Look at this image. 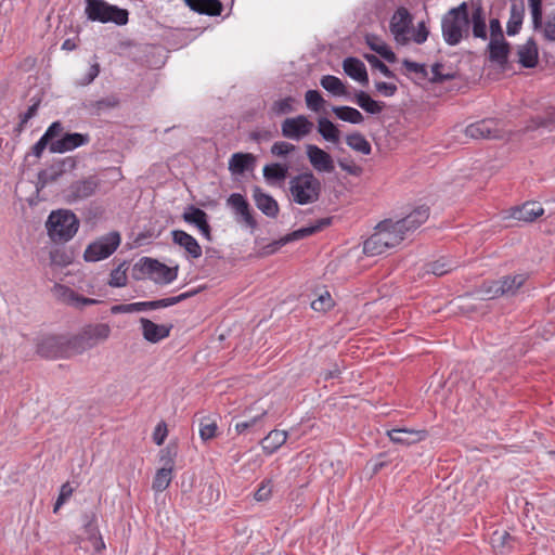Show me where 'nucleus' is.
I'll list each match as a JSON object with an SVG mask.
<instances>
[{"label":"nucleus","mask_w":555,"mask_h":555,"mask_svg":"<svg viewBox=\"0 0 555 555\" xmlns=\"http://www.w3.org/2000/svg\"><path fill=\"white\" fill-rule=\"evenodd\" d=\"M389 31L398 46H408L411 41L422 44L429 36L425 22H420L415 28L413 27V15L404 7H399L391 15Z\"/></svg>","instance_id":"obj_1"},{"label":"nucleus","mask_w":555,"mask_h":555,"mask_svg":"<svg viewBox=\"0 0 555 555\" xmlns=\"http://www.w3.org/2000/svg\"><path fill=\"white\" fill-rule=\"evenodd\" d=\"M469 14L468 4L462 2L459 7L450 9L441 20L443 40L449 46L459 44L464 35H468Z\"/></svg>","instance_id":"obj_2"},{"label":"nucleus","mask_w":555,"mask_h":555,"mask_svg":"<svg viewBox=\"0 0 555 555\" xmlns=\"http://www.w3.org/2000/svg\"><path fill=\"white\" fill-rule=\"evenodd\" d=\"M402 241L403 236L397 231L393 221L386 219L376 225L375 232L364 242L363 251L367 256H377Z\"/></svg>","instance_id":"obj_3"},{"label":"nucleus","mask_w":555,"mask_h":555,"mask_svg":"<svg viewBox=\"0 0 555 555\" xmlns=\"http://www.w3.org/2000/svg\"><path fill=\"white\" fill-rule=\"evenodd\" d=\"M322 190L321 181L311 172L306 171L293 177L289 181V192L298 205L317 202Z\"/></svg>","instance_id":"obj_4"},{"label":"nucleus","mask_w":555,"mask_h":555,"mask_svg":"<svg viewBox=\"0 0 555 555\" xmlns=\"http://www.w3.org/2000/svg\"><path fill=\"white\" fill-rule=\"evenodd\" d=\"M46 225L52 241L67 242L77 233L79 220L70 210L60 209L50 214Z\"/></svg>","instance_id":"obj_5"},{"label":"nucleus","mask_w":555,"mask_h":555,"mask_svg":"<svg viewBox=\"0 0 555 555\" xmlns=\"http://www.w3.org/2000/svg\"><path fill=\"white\" fill-rule=\"evenodd\" d=\"M87 17L92 22L114 23L118 26L126 25L129 12L104 0H86L85 9Z\"/></svg>","instance_id":"obj_6"},{"label":"nucleus","mask_w":555,"mask_h":555,"mask_svg":"<svg viewBox=\"0 0 555 555\" xmlns=\"http://www.w3.org/2000/svg\"><path fill=\"white\" fill-rule=\"evenodd\" d=\"M111 326L106 323L87 324L81 331L70 338L73 351L77 354L92 349L105 341L111 335Z\"/></svg>","instance_id":"obj_7"},{"label":"nucleus","mask_w":555,"mask_h":555,"mask_svg":"<svg viewBox=\"0 0 555 555\" xmlns=\"http://www.w3.org/2000/svg\"><path fill=\"white\" fill-rule=\"evenodd\" d=\"M197 294V291H190L182 293L178 296L173 297H167L163 299L157 300H151V301H138V302H131V304H121L113 306L111 311L114 314L117 313H134V312H143L149 310H157L163 308H168L173 305H177L192 296Z\"/></svg>","instance_id":"obj_8"},{"label":"nucleus","mask_w":555,"mask_h":555,"mask_svg":"<svg viewBox=\"0 0 555 555\" xmlns=\"http://www.w3.org/2000/svg\"><path fill=\"white\" fill-rule=\"evenodd\" d=\"M121 237L117 231L102 235L90 243L83 253V258L88 262H96L108 258L120 245Z\"/></svg>","instance_id":"obj_9"},{"label":"nucleus","mask_w":555,"mask_h":555,"mask_svg":"<svg viewBox=\"0 0 555 555\" xmlns=\"http://www.w3.org/2000/svg\"><path fill=\"white\" fill-rule=\"evenodd\" d=\"M135 270H140L143 275H147L157 284H170L178 276V267L170 268L149 257L141 258L134 264V271Z\"/></svg>","instance_id":"obj_10"},{"label":"nucleus","mask_w":555,"mask_h":555,"mask_svg":"<svg viewBox=\"0 0 555 555\" xmlns=\"http://www.w3.org/2000/svg\"><path fill=\"white\" fill-rule=\"evenodd\" d=\"M39 356L47 359H66L76 354L70 345V338L62 336H48L40 340L37 347Z\"/></svg>","instance_id":"obj_11"},{"label":"nucleus","mask_w":555,"mask_h":555,"mask_svg":"<svg viewBox=\"0 0 555 555\" xmlns=\"http://www.w3.org/2000/svg\"><path fill=\"white\" fill-rule=\"evenodd\" d=\"M466 137L474 140H492L504 137L503 122L495 118H485L468 125L465 128Z\"/></svg>","instance_id":"obj_12"},{"label":"nucleus","mask_w":555,"mask_h":555,"mask_svg":"<svg viewBox=\"0 0 555 555\" xmlns=\"http://www.w3.org/2000/svg\"><path fill=\"white\" fill-rule=\"evenodd\" d=\"M313 122L305 115L286 118L281 125V133L284 138L299 141L311 133Z\"/></svg>","instance_id":"obj_13"},{"label":"nucleus","mask_w":555,"mask_h":555,"mask_svg":"<svg viewBox=\"0 0 555 555\" xmlns=\"http://www.w3.org/2000/svg\"><path fill=\"white\" fill-rule=\"evenodd\" d=\"M160 460L165 462L164 466L156 470V474L153 479L152 489L155 492L165 491L173 477V457L176 455L175 452L171 451L170 448H166L162 450Z\"/></svg>","instance_id":"obj_14"},{"label":"nucleus","mask_w":555,"mask_h":555,"mask_svg":"<svg viewBox=\"0 0 555 555\" xmlns=\"http://www.w3.org/2000/svg\"><path fill=\"white\" fill-rule=\"evenodd\" d=\"M99 184L100 181L95 176H90L83 180L75 181L65 191L66 202L73 204L92 196Z\"/></svg>","instance_id":"obj_15"},{"label":"nucleus","mask_w":555,"mask_h":555,"mask_svg":"<svg viewBox=\"0 0 555 555\" xmlns=\"http://www.w3.org/2000/svg\"><path fill=\"white\" fill-rule=\"evenodd\" d=\"M429 218V207L420 205L404 218L393 221L396 229L404 237L408 233L415 231Z\"/></svg>","instance_id":"obj_16"},{"label":"nucleus","mask_w":555,"mask_h":555,"mask_svg":"<svg viewBox=\"0 0 555 555\" xmlns=\"http://www.w3.org/2000/svg\"><path fill=\"white\" fill-rule=\"evenodd\" d=\"M332 222V218H323L315 222V224L310 227L300 228L298 230L293 231L292 233L286 234L285 236L281 237L279 241L273 242L268 246V248H271V253L278 250L281 246H284L291 242L299 241L305 237H308L325 227L330 225Z\"/></svg>","instance_id":"obj_17"},{"label":"nucleus","mask_w":555,"mask_h":555,"mask_svg":"<svg viewBox=\"0 0 555 555\" xmlns=\"http://www.w3.org/2000/svg\"><path fill=\"white\" fill-rule=\"evenodd\" d=\"M75 166L76 162L72 157L53 163L38 173L37 189H43L47 184L55 182L67 170L74 169Z\"/></svg>","instance_id":"obj_18"},{"label":"nucleus","mask_w":555,"mask_h":555,"mask_svg":"<svg viewBox=\"0 0 555 555\" xmlns=\"http://www.w3.org/2000/svg\"><path fill=\"white\" fill-rule=\"evenodd\" d=\"M52 292L59 301L78 309L99 302L96 299L79 295L74 289L63 284H55L52 288Z\"/></svg>","instance_id":"obj_19"},{"label":"nucleus","mask_w":555,"mask_h":555,"mask_svg":"<svg viewBox=\"0 0 555 555\" xmlns=\"http://www.w3.org/2000/svg\"><path fill=\"white\" fill-rule=\"evenodd\" d=\"M139 322L143 338L151 344H157L169 337L173 327L172 324L167 325L154 323L147 318H141Z\"/></svg>","instance_id":"obj_20"},{"label":"nucleus","mask_w":555,"mask_h":555,"mask_svg":"<svg viewBox=\"0 0 555 555\" xmlns=\"http://www.w3.org/2000/svg\"><path fill=\"white\" fill-rule=\"evenodd\" d=\"M89 142L90 135L87 133H65L61 139L52 141L49 149L52 153H65L86 145Z\"/></svg>","instance_id":"obj_21"},{"label":"nucleus","mask_w":555,"mask_h":555,"mask_svg":"<svg viewBox=\"0 0 555 555\" xmlns=\"http://www.w3.org/2000/svg\"><path fill=\"white\" fill-rule=\"evenodd\" d=\"M387 436L393 443L411 446L425 440L427 437V431L399 427L388 430Z\"/></svg>","instance_id":"obj_22"},{"label":"nucleus","mask_w":555,"mask_h":555,"mask_svg":"<svg viewBox=\"0 0 555 555\" xmlns=\"http://www.w3.org/2000/svg\"><path fill=\"white\" fill-rule=\"evenodd\" d=\"M307 157L317 171L332 172L334 170L331 155L317 145H307Z\"/></svg>","instance_id":"obj_23"},{"label":"nucleus","mask_w":555,"mask_h":555,"mask_svg":"<svg viewBox=\"0 0 555 555\" xmlns=\"http://www.w3.org/2000/svg\"><path fill=\"white\" fill-rule=\"evenodd\" d=\"M171 236L172 242L183 248L188 257L197 259L202 256V247L191 234L183 230H173Z\"/></svg>","instance_id":"obj_24"},{"label":"nucleus","mask_w":555,"mask_h":555,"mask_svg":"<svg viewBox=\"0 0 555 555\" xmlns=\"http://www.w3.org/2000/svg\"><path fill=\"white\" fill-rule=\"evenodd\" d=\"M228 205L241 216L245 224L250 229H256L257 222L251 215L250 207L246 198L240 193H233L228 198Z\"/></svg>","instance_id":"obj_25"},{"label":"nucleus","mask_w":555,"mask_h":555,"mask_svg":"<svg viewBox=\"0 0 555 555\" xmlns=\"http://www.w3.org/2000/svg\"><path fill=\"white\" fill-rule=\"evenodd\" d=\"M518 62L525 68H533L538 65L539 51L533 38H529L526 43L518 47Z\"/></svg>","instance_id":"obj_26"},{"label":"nucleus","mask_w":555,"mask_h":555,"mask_svg":"<svg viewBox=\"0 0 555 555\" xmlns=\"http://www.w3.org/2000/svg\"><path fill=\"white\" fill-rule=\"evenodd\" d=\"M525 17V3L524 0H512L509 18L506 24V34L508 36L517 35L522 26Z\"/></svg>","instance_id":"obj_27"},{"label":"nucleus","mask_w":555,"mask_h":555,"mask_svg":"<svg viewBox=\"0 0 555 555\" xmlns=\"http://www.w3.org/2000/svg\"><path fill=\"white\" fill-rule=\"evenodd\" d=\"M253 197L259 210L266 216L274 218L279 214L278 202L269 194L263 193L259 186L253 189Z\"/></svg>","instance_id":"obj_28"},{"label":"nucleus","mask_w":555,"mask_h":555,"mask_svg":"<svg viewBox=\"0 0 555 555\" xmlns=\"http://www.w3.org/2000/svg\"><path fill=\"white\" fill-rule=\"evenodd\" d=\"M544 214L541 204L537 202H527L520 207H514L511 217L525 222H532Z\"/></svg>","instance_id":"obj_29"},{"label":"nucleus","mask_w":555,"mask_h":555,"mask_svg":"<svg viewBox=\"0 0 555 555\" xmlns=\"http://www.w3.org/2000/svg\"><path fill=\"white\" fill-rule=\"evenodd\" d=\"M256 165V157L250 153H234L229 159V170L233 175H243L253 170Z\"/></svg>","instance_id":"obj_30"},{"label":"nucleus","mask_w":555,"mask_h":555,"mask_svg":"<svg viewBox=\"0 0 555 555\" xmlns=\"http://www.w3.org/2000/svg\"><path fill=\"white\" fill-rule=\"evenodd\" d=\"M498 281L501 296H514L527 281L526 274L506 275Z\"/></svg>","instance_id":"obj_31"},{"label":"nucleus","mask_w":555,"mask_h":555,"mask_svg":"<svg viewBox=\"0 0 555 555\" xmlns=\"http://www.w3.org/2000/svg\"><path fill=\"white\" fill-rule=\"evenodd\" d=\"M470 22H472L473 36L475 38L486 40L488 38L486 15H485L483 8L480 3H473Z\"/></svg>","instance_id":"obj_32"},{"label":"nucleus","mask_w":555,"mask_h":555,"mask_svg":"<svg viewBox=\"0 0 555 555\" xmlns=\"http://www.w3.org/2000/svg\"><path fill=\"white\" fill-rule=\"evenodd\" d=\"M489 50V60L499 64L500 66H504L507 63L508 54H509V43L503 40H490L488 44Z\"/></svg>","instance_id":"obj_33"},{"label":"nucleus","mask_w":555,"mask_h":555,"mask_svg":"<svg viewBox=\"0 0 555 555\" xmlns=\"http://www.w3.org/2000/svg\"><path fill=\"white\" fill-rule=\"evenodd\" d=\"M344 70L352 79L363 83H369L367 72L364 63L356 57H347L344 61Z\"/></svg>","instance_id":"obj_34"},{"label":"nucleus","mask_w":555,"mask_h":555,"mask_svg":"<svg viewBox=\"0 0 555 555\" xmlns=\"http://www.w3.org/2000/svg\"><path fill=\"white\" fill-rule=\"evenodd\" d=\"M287 431L273 429L262 440L263 453L271 455L276 452L287 440Z\"/></svg>","instance_id":"obj_35"},{"label":"nucleus","mask_w":555,"mask_h":555,"mask_svg":"<svg viewBox=\"0 0 555 555\" xmlns=\"http://www.w3.org/2000/svg\"><path fill=\"white\" fill-rule=\"evenodd\" d=\"M191 10L211 16L220 15L222 12V3L219 0H185Z\"/></svg>","instance_id":"obj_36"},{"label":"nucleus","mask_w":555,"mask_h":555,"mask_svg":"<svg viewBox=\"0 0 555 555\" xmlns=\"http://www.w3.org/2000/svg\"><path fill=\"white\" fill-rule=\"evenodd\" d=\"M353 102L370 114H379L385 107V104L383 102H377L373 100L364 91H358L356 93Z\"/></svg>","instance_id":"obj_37"},{"label":"nucleus","mask_w":555,"mask_h":555,"mask_svg":"<svg viewBox=\"0 0 555 555\" xmlns=\"http://www.w3.org/2000/svg\"><path fill=\"white\" fill-rule=\"evenodd\" d=\"M318 131L322 138L332 143H338L340 132L338 128L327 118H320L318 121Z\"/></svg>","instance_id":"obj_38"},{"label":"nucleus","mask_w":555,"mask_h":555,"mask_svg":"<svg viewBox=\"0 0 555 555\" xmlns=\"http://www.w3.org/2000/svg\"><path fill=\"white\" fill-rule=\"evenodd\" d=\"M332 111L337 118L350 124L358 125L364 120L363 115L357 108L351 106H334Z\"/></svg>","instance_id":"obj_39"},{"label":"nucleus","mask_w":555,"mask_h":555,"mask_svg":"<svg viewBox=\"0 0 555 555\" xmlns=\"http://www.w3.org/2000/svg\"><path fill=\"white\" fill-rule=\"evenodd\" d=\"M263 177L268 182L283 181L288 173V166L280 163H273L263 167Z\"/></svg>","instance_id":"obj_40"},{"label":"nucleus","mask_w":555,"mask_h":555,"mask_svg":"<svg viewBox=\"0 0 555 555\" xmlns=\"http://www.w3.org/2000/svg\"><path fill=\"white\" fill-rule=\"evenodd\" d=\"M346 143L350 149L363 155H370L372 152V146L370 142L360 132H353L348 134L346 137Z\"/></svg>","instance_id":"obj_41"},{"label":"nucleus","mask_w":555,"mask_h":555,"mask_svg":"<svg viewBox=\"0 0 555 555\" xmlns=\"http://www.w3.org/2000/svg\"><path fill=\"white\" fill-rule=\"evenodd\" d=\"M513 541L514 538L505 530L494 531L490 540L492 547L500 553L508 552L513 547Z\"/></svg>","instance_id":"obj_42"},{"label":"nucleus","mask_w":555,"mask_h":555,"mask_svg":"<svg viewBox=\"0 0 555 555\" xmlns=\"http://www.w3.org/2000/svg\"><path fill=\"white\" fill-rule=\"evenodd\" d=\"M366 41L371 50L379 54L384 60L389 63L396 62L397 56L395 52L385 42L380 41L376 37H367Z\"/></svg>","instance_id":"obj_43"},{"label":"nucleus","mask_w":555,"mask_h":555,"mask_svg":"<svg viewBox=\"0 0 555 555\" xmlns=\"http://www.w3.org/2000/svg\"><path fill=\"white\" fill-rule=\"evenodd\" d=\"M457 263L446 257H441L433 262H429L426 266V271L433 273L434 275L441 276L446 273H449L454 268H456Z\"/></svg>","instance_id":"obj_44"},{"label":"nucleus","mask_w":555,"mask_h":555,"mask_svg":"<svg viewBox=\"0 0 555 555\" xmlns=\"http://www.w3.org/2000/svg\"><path fill=\"white\" fill-rule=\"evenodd\" d=\"M321 86L333 95L341 96L347 94V89L343 81L333 75H325L321 78Z\"/></svg>","instance_id":"obj_45"},{"label":"nucleus","mask_w":555,"mask_h":555,"mask_svg":"<svg viewBox=\"0 0 555 555\" xmlns=\"http://www.w3.org/2000/svg\"><path fill=\"white\" fill-rule=\"evenodd\" d=\"M218 426L215 420L204 416L199 420V437L203 441L211 440L216 437Z\"/></svg>","instance_id":"obj_46"},{"label":"nucleus","mask_w":555,"mask_h":555,"mask_svg":"<svg viewBox=\"0 0 555 555\" xmlns=\"http://www.w3.org/2000/svg\"><path fill=\"white\" fill-rule=\"evenodd\" d=\"M127 262H121L117 268H115L109 275L108 285L112 287H122L127 284Z\"/></svg>","instance_id":"obj_47"},{"label":"nucleus","mask_w":555,"mask_h":555,"mask_svg":"<svg viewBox=\"0 0 555 555\" xmlns=\"http://www.w3.org/2000/svg\"><path fill=\"white\" fill-rule=\"evenodd\" d=\"M499 292L498 281H487L477 289V295L483 300H490L501 297Z\"/></svg>","instance_id":"obj_48"},{"label":"nucleus","mask_w":555,"mask_h":555,"mask_svg":"<svg viewBox=\"0 0 555 555\" xmlns=\"http://www.w3.org/2000/svg\"><path fill=\"white\" fill-rule=\"evenodd\" d=\"M183 220L196 228L208 219V215L201 208L191 206L188 211L183 214Z\"/></svg>","instance_id":"obj_49"},{"label":"nucleus","mask_w":555,"mask_h":555,"mask_svg":"<svg viewBox=\"0 0 555 555\" xmlns=\"http://www.w3.org/2000/svg\"><path fill=\"white\" fill-rule=\"evenodd\" d=\"M295 102L296 100L293 96H286L284 99L275 101L271 106V111L272 113L279 116L289 114L295 111Z\"/></svg>","instance_id":"obj_50"},{"label":"nucleus","mask_w":555,"mask_h":555,"mask_svg":"<svg viewBox=\"0 0 555 555\" xmlns=\"http://www.w3.org/2000/svg\"><path fill=\"white\" fill-rule=\"evenodd\" d=\"M334 306L331 294L325 291L317 299L311 302V308L318 312H326Z\"/></svg>","instance_id":"obj_51"},{"label":"nucleus","mask_w":555,"mask_h":555,"mask_svg":"<svg viewBox=\"0 0 555 555\" xmlns=\"http://www.w3.org/2000/svg\"><path fill=\"white\" fill-rule=\"evenodd\" d=\"M528 2L532 18V27L534 30H538L540 27H542V0H528Z\"/></svg>","instance_id":"obj_52"},{"label":"nucleus","mask_w":555,"mask_h":555,"mask_svg":"<svg viewBox=\"0 0 555 555\" xmlns=\"http://www.w3.org/2000/svg\"><path fill=\"white\" fill-rule=\"evenodd\" d=\"M305 100L308 108L313 112H320L325 103L318 90H308L305 94Z\"/></svg>","instance_id":"obj_53"},{"label":"nucleus","mask_w":555,"mask_h":555,"mask_svg":"<svg viewBox=\"0 0 555 555\" xmlns=\"http://www.w3.org/2000/svg\"><path fill=\"white\" fill-rule=\"evenodd\" d=\"M431 73L433 77L430 80L433 82H444L455 78V74L451 70L444 72L443 65L440 63H435L431 66Z\"/></svg>","instance_id":"obj_54"},{"label":"nucleus","mask_w":555,"mask_h":555,"mask_svg":"<svg viewBox=\"0 0 555 555\" xmlns=\"http://www.w3.org/2000/svg\"><path fill=\"white\" fill-rule=\"evenodd\" d=\"M119 100L115 95H109L104 99L90 103V107L95 113H100L105 109L114 108L118 105Z\"/></svg>","instance_id":"obj_55"},{"label":"nucleus","mask_w":555,"mask_h":555,"mask_svg":"<svg viewBox=\"0 0 555 555\" xmlns=\"http://www.w3.org/2000/svg\"><path fill=\"white\" fill-rule=\"evenodd\" d=\"M40 100L38 99L27 108L25 113L20 115V122L15 129L17 132H22L25 129L27 122L37 115Z\"/></svg>","instance_id":"obj_56"},{"label":"nucleus","mask_w":555,"mask_h":555,"mask_svg":"<svg viewBox=\"0 0 555 555\" xmlns=\"http://www.w3.org/2000/svg\"><path fill=\"white\" fill-rule=\"evenodd\" d=\"M367 63L375 69H378L385 77L393 78L395 74L388 68V66L379 60V57L375 54H365L364 55Z\"/></svg>","instance_id":"obj_57"},{"label":"nucleus","mask_w":555,"mask_h":555,"mask_svg":"<svg viewBox=\"0 0 555 555\" xmlns=\"http://www.w3.org/2000/svg\"><path fill=\"white\" fill-rule=\"evenodd\" d=\"M537 31H541L545 40L555 41V13L548 15L545 22L542 21V27Z\"/></svg>","instance_id":"obj_58"},{"label":"nucleus","mask_w":555,"mask_h":555,"mask_svg":"<svg viewBox=\"0 0 555 555\" xmlns=\"http://www.w3.org/2000/svg\"><path fill=\"white\" fill-rule=\"evenodd\" d=\"M295 150H296V146L294 144L285 142V141L275 142L271 146V153L278 157L286 156L289 153L294 152Z\"/></svg>","instance_id":"obj_59"},{"label":"nucleus","mask_w":555,"mask_h":555,"mask_svg":"<svg viewBox=\"0 0 555 555\" xmlns=\"http://www.w3.org/2000/svg\"><path fill=\"white\" fill-rule=\"evenodd\" d=\"M338 166L341 168V170L354 177H358L362 173V168L359 165H357L351 158L339 159Z\"/></svg>","instance_id":"obj_60"},{"label":"nucleus","mask_w":555,"mask_h":555,"mask_svg":"<svg viewBox=\"0 0 555 555\" xmlns=\"http://www.w3.org/2000/svg\"><path fill=\"white\" fill-rule=\"evenodd\" d=\"M272 494V482L271 480H263L257 491L255 492V499L259 502L267 501Z\"/></svg>","instance_id":"obj_61"},{"label":"nucleus","mask_w":555,"mask_h":555,"mask_svg":"<svg viewBox=\"0 0 555 555\" xmlns=\"http://www.w3.org/2000/svg\"><path fill=\"white\" fill-rule=\"evenodd\" d=\"M402 65L409 73H415L417 75H421L424 78L427 77V69L424 64L416 63V62L405 59L402 61Z\"/></svg>","instance_id":"obj_62"},{"label":"nucleus","mask_w":555,"mask_h":555,"mask_svg":"<svg viewBox=\"0 0 555 555\" xmlns=\"http://www.w3.org/2000/svg\"><path fill=\"white\" fill-rule=\"evenodd\" d=\"M168 430L165 422H160L155 427L153 440L157 446H162L167 437Z\"/></svg>","instance_id":"obj_63"},{"label":"nucleus","mask_w":555,"mask_h":555,"mask_svg":"<svg viewBox=\"0 0 555 555\" xmlns=\"http://www.w3.org/2000/svg\"><path fill=\"white\" fill-rule=\"evenodd\" d=\"M489 27H490V40H495V39L503 40L504 39L501 22L498 18H491Z\"/></svg>","instance_id":"obj_64"}]
</instances>
